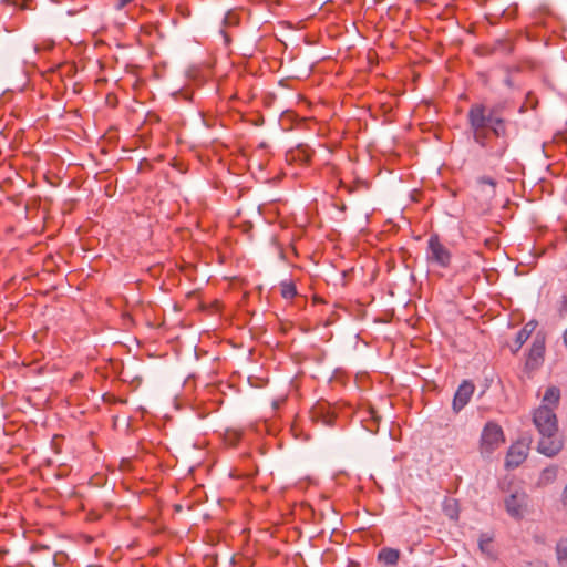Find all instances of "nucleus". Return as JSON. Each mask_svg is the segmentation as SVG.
I'll return each instance as SVG.
<instances>
[{
  "instance_id": "13",
  "label": "nucleus",
  "mask_w": 567,
  "mask_h": 567,
  "mask_svg": "<svg viewBox=\"0 0 567 567\" xmlns=\"http://www.w3.org/2000/svg\"><path fill=\"white\" fill-rule=\"evenodd\" d=\"M280 293L285 299H291L297 296V288L290 280H284L280 282Z\"/></svg>"
},
{
  "instance_id": "18",
  "label": "nucleus",
  "mask_w": 567,
  "mask_h": 567,
  "mask_svg": "<svg viewBox=\"0 0 567 567\" xmlns=\"http://www.w3.org/2000/svg\"><path fill=\"white\" fill-rule=\"evenodd\" d=\"M334 415L329 411L326 414H322V423L324 425L331 426L333 424Z\"/></svg>"
},
{
  "instance_id": "5",
  "label": "nucleus",
  "mask_w": 567,
  "mask_h": 567,
  "mask_svg": "<svg viewBox=\"0 0 567 567\" xmlns=\"http://www.w3.org/2000/svg\"><path fill=\"white\" fill-rule=\"evenodd\" d=\"M451 252L443 246L437 236H431L427 243V260L446 268L451 264Z\"/></svg>"
},
{
  "instance_id": "4",
  "label": "nucleus",
  "mask_w": 567,
  "mask_h": 567,
  "mask_svg": "<svg viewBox=\"0 0 567 567\" xmlns=\"http://www.w3.org/2000/svg\"><path fill=\"white\" fill-rule=\"evenodd\" d=\"M528 495L522 489L513 491L504 501L507 514L515 518L522 519L528 507Z\"/></svg>"
},
{
  "instance_id": "17",
  "label": "nucleus",
  "mask_w": 567,
  "mask_h": 567,
  "mask_svg": "<svg viewBox=\"0 0 567 567\" xmlns=\"http://www.w3.org/2000/svg\"><path fill=\"white\" fill-rule=\"evenodd\" d=\"M477 183H478L480 185H488V186H491L493 189H494V188H495V186H496V182H495V179H493V178H492V177H489V176H481V177H478V178H477Z\"/></svg>"
},
{
  "instance_id": "1",
  "label": "nucleus",
  "mask_w": 567,
  "mask_h": 567,
  "mask_svg": "<svg viewBox=\"0 0 567 567\" xmlns=\"http://www.w3.org/2000/svg\"><path fill=\"white\" fill-rule=\"evenodd\" d=\"M470 128L473 133V140L480 146L486 148L488 146L489 134L502 138L495 151H491L489 155L494 157H502L508 147L506 142V125L505 121L497 116L494 110H488L483 104H473L467 113Z\"/></svg>"
},
{
  "instance_id": "12",
  "label": "nucleus",
  "mask_w": 567,
  "mask_h": 567,
  "mask_svg": "<svg viewBox=\"0 0 567 567\" xmlns=\"http://www.w3.org/2000/svg\"><path fill=\"white\" fill-rule=\"evenodd\" d=\"M557 473H558L557 466H549V467L544 468L540 474V477H539L540 484L547 485V484L553 483L557 477Z\"/></svg>"
},
{
  "instance_id": "2",
  "label": "nucleus",
  "mask_w": 567,
  "mask_h": 567,
  "mask_svg": "<svg viewBox=\"0 0 567 567\" xmlns=\"http://www.w3.org/2000/svg\"><path fill=\"white\" fill-rule=\"evenodd\" d=\"M533 423L542 436L538 452L548 457L557 455L563 449V442L557 437L558 424L554 411L546 405H540L534 412Z\"/></svg>"
},
{
  "instance_id": "24",
  "label": "nucleus",
  "mask_w": 567,
  "mask_h": 567,
  "mask_svg": "<svg viewBox=\"0 0 567 567\" xmlns=\"http://www.w3.org/2000/svg\"><path fill=\"white\" fill-rule=\"evenodd\" d=\"M224 33V37H225V41H228V38L226 35V33L224 31H221Z\"/></svg>"
},
{
  "instance_id": "8",
  "label": "nucleus",
  "mask_w": 567,
  "mask_h": 567,
  "mask_svg": "<svg viewBox=\"0 0 567 567\" xmlns=\"http://www.w3.org/2000/svg\"><path fill=\"white\" fill-rule=\"evenodd\" d=\"M545 352V342L543 339L536 338L528 353L526 365L534 369L539 365Z\"/></svg>"
},
{
  "instance_id": "19",
  "label": "nucleus",
  "mask_w": 567,
  "mask_h": 567,
  "mask_svg": "<svg viewBox=\"0 0 567 567\" xmlns=\"http://www.w3.org/2000/svg\"><path fill=\"white\" fill-rule=\"evenodd\" d=\"M560 501H561V505H563L564 511L567 513V482H566V485H565V487L563 489Z\"/></svg>"
},
{
  "instance_id": "10",
  "label": "nucleus",
  "mask_w": 567,
  "mask_h": 567,
  "mask_svg": "<svg viewBox=\"0 0 567 567\" xmlns=\"http://www.w3.org/2000/svg\"><path fill=\"white\" fill-rule=\"evenodd\" d=\"M493 538L488 534H482L478 538V548L481 553L489 558V559H496L495 551L492 546Z\"/></svg>"
},
{
  "instance_id": "11",
  "label": "nucleus",
  "mask_w": 567,
  "mask_h": 567,
  "mask_svg": "<svg viewBox=\"0 0 567 567\" xmlns=\"http://www.w3.org/2000/svg\"><path fill=\"white\" fill-rule=\"evenodd\" d=\"M537 323L535 321H529L528 323H526L524 326L523 329H520L516 336V349L515 351H517L518 349H520V347L528 340V338L530 337L532 332L535 330Z\"/></svg>"
},
{
  "instance_id": "6",
  "label": "nucleus",
  "mask_w": 567,
  "mask_h": 567,
  "mask_svg": "<svg viewBox=\"0 0 567 567\" xmlns=\"http://www.w3.org/2000/svg\"><path fill=\"white\" fill-rule=\"evenodd\" d=\"M474 384L471 381H463L457 388L454 398L452 408L455 413H458L471 400L474 393Z\"/></svg>"
},
{
  "instance_id": "20",
  "label": "nucleus",
  "mask_w": 567,
  "mask_h": 567,
  "mask_svg": "<svg viewBox=\"0 0 567 567\" xmlns=\"http://www.w3.org/2000/svg\"><path fill=\"white\" fill-rule=\"evenodd\" d=\"M32 0H14V4L19 6L21 9H31L29 2Z\"/></svg>"
},
{
  "instance_id": "22",
  "label": "nucleus",
  "mask_w": 567,
  "mask_h": 567,
  "mask_svg": "<svg viewBox=\"0 0 567 567\" xmlns=\"http://www.w3.org/2000/svg\"><path fill=\"white\" fill-rule=\"evenodd\" d=\"M309 158H310V155H309L308 153H305V152H303V155H302V158H301V159H302V161H309Z\"/></svg>"
},
{
  "instance_id": "9",
  "label": "nucleus",
  "mask_w": 567,
  "mask_h": 567,
  "mask_svg": "<svg viewBox=\"0 0 567 567\" xmlns=\"http://www.w3.org/2000/svg\"><path fill=\"white\" fill-rule=\"evenodd\" d=\"M378 559L388 566H395L400 559V550L384 547L379 551Z\"/></svg>"
},
{
  "instance_id": "14",
  "label": "nucleus",
  "mask_w": 567,
  "mask_h": 567,
  "mask_svg": "<svg viewBox=\"0 0 567 567\" xmlns=\"http://www.w3.org/2000/svg\"><path fill=\"white\" fill-rule=\"evenodd\" d=\"M559 399H560V391L558 388L556 386H549L546 392H545V395H544V402H548L550 404H558L559 402Z\"/></svg>"
},
{
  "instance_id": "7",
  "label": "nucleus",
  "mask_w": 567,
  "mask_h": 567,
  "mask_svg": "<svg viewBox=\"0 0 567 567\" xmlns=\"http://www.w3.org/2000/svg\"><path fill=\"white\" fill-rule=\"evenodd\" d=\"M528 446L518 442L513 444L506 455V467L515 468L518 467L527 457Z\"/></svg>"
},
{
  "instance_id": "3",
  "label": "nucleus",
  "mask_w": 567,
  "mask_h": 567,
  "mask_svg": "<svg viewBox=\"0 0 567 567\" xmlns=\"http://www.w3.org/2000/svg\"><path fill=\"white\" fill-rule=\"evenodd\" d=\"M504 433L502 427L495 422H487L481 435V453L489 456L504 443Z\"/></svg>"
},
{
  "instance_id": "23",
  "label": "nucleus",
  "mask_w": 567,
  "mask_h": 567,
  "mask_svg": "<svg viewBox=\"0 0 567 567\" xmlns=\"http://www.w3.org/2000/svg\"><path fill=\"white\" fill-rule=\"evenodd\" d=\"M564 342H565V344H566V347H567V330H566V331H565V333H564Z\"/></svg>"
},
{
  "instance_id": "15",
  "label": "nucleus",
  "mask_w": 567,
  "mask_h": 567,
  "mask_svg": "<svg viewBox=\"0 0 567 567\" xmlns=\"http://www.w3.org/2000/svg\"><path fill=\"white\" fill-rule=\"evenodd\" d=\"M556 554L559 561H567V538H563L557 543Z\"/></svg>"
},
{
  "instance_id": "21",
  "label": "nucleus",
  "mask_w": 567,
  "mask_h": 567,
  "mask_svg": "<svg viewBox=\"0 0 567 567\" xmlns=\"http://www.w3.org/2000/svg\"><path fill=\"white\" fill-rule=\"evenodd\" d=\"M524 567H547L546 564L542 560L527 563Z\"/></svg>"
},
{
  "instance_id": "16",
  "label": "nucleus",
  "mask_w": 567,
  "mask_h": 567,
  "mask_svg": "<svg viewBox=\"0 0 567 567\" xmlns=\"http://www.w3.org/2000/svg\"><path fill=\"white\" fill-rule=\"evenodd\" d=\"M239 23V18L234 12H228L224 18V25H236Z\"/></svg>"
}]
</instances>
